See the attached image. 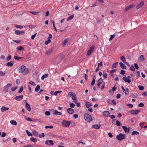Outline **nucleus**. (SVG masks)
Listing matches in <instances>:
<instances>
[{
	"instance_id": "nucleus-23",
	"label": "nucleus",
	"mask_w": 147,
	"mask_h": 147,
	"mask_svg": "<svg viewBox=\"0 0 147 147\" xmlns=\"http://www.w3.org/2000/svg\"><path fill=\"white\" fill-rule=\"evenodd\" d=\"M119 65L120 66V67L121 68L124 69H126V66L125 65V64H124L122 62H120L119 63Z\"/></svg>"
},
{
	"instance_id": "nucleus-28",
	"label": "nucleus",
	"mask_w": 147,
	"mask_h": 147,
	"mask_svg": "<svg viewBox=\"0 0 147 147\" xmlns=\"http://www.w3.org/2000/svg\"><path fill=\"white\" fill-rule=\"evenodd\" d=\"M10 123L11 124H12L13 125H16L17 124V122H16V121L15 120H11L10 121Z\"/></svg>"
},
{
	"instance_id": "nucleus-57",
	"label": "nucleus",
	"mask_w": 147,
	"mask_h": 147,
	"mask_svg": "<svg viewBox=\"0 0 147 147\" xmlns=\"http://www.w3.org/2000/svg\"><path fill=\"white\" fill-rule=\"evenodd\" d=\"M0 76H5V73L2 71H0Z\"/></svg>"
},
{
	"instance_id": "nucleus-41",
	"label": "nucleus",
	"mask_w": 147,
	"mask_h": 147,
	"mask_svg": "<svg viewBox=\"0 0 147 147\" xmlns=\"http://www.w3.org/2000/svg\"><path fill=\"white\" fill-rule=\"evenodd\" d=\"M103 76L104 79H106L107 77V74L106 73H105L104 72H103Z\"/></svg>"
},
{
	"instance_id": "nucleus-56",
	"label": "nucleus",
	"mask_w": 147,
	"mask_h": 147,
	"mask_svg": "<svg viewBox=\"0 0 147 147\" xmlns=\"http://www.w3.org/2000/svg\"><path fill=\"white\" fill-rule=\"evenodd\" d=\"M38 36H45V34H43L41 32V33H38V35H37Z\"/></svg>"
},
{
	"instance_id": "nucleus-53",
	"label": "nucleus",
	"mask_w": 147,
	"mask_h": 147,
	"mask_svg": "<svg viewBox=\"0 0 147 147\" xmlns=\"http://www.w3.org/2000/svg\"><path fill=\"white\" fill-rule=\"evenodd\" d=\"M45 115L47 116H49L50 115V113L49 111H47L45 113Z\"/></svg>"
},
{
	"instance_id": "nucleus-8",
	"label": "nucleus",
	"mask_w": 147,
	"mask_h": 147,
	"mask_svg": "<svg viewBox=\"0 0 147 147\" xmlns=\"http://www.w3.org/2000/svg\"><path fill=\"white\" fill-rule=\"evenodd\" d=\"M23 95L18 96L15 97L14 99L20 101L23 99Z\"/></svg>"
},
{
	"instance_id": "nucleus-48",
	"label": "nucleus",
	"mask_w": 147,
	"mask_h": 147,
	"mask_svg": "<svg viewBox=\"0 0 147 147\" xmlns=\"http://www.w3.org/2000/svg\"><path fill=\"white\" fill-rule=\"evenodd\" d=\"M34 146H32L31 145H28L27 146H24V147H38V146L36 145H34Z\"/></svg>"
},
{
	"instance_id": "nucleus-29",
	"label": "nucleus",
	"mask_w": 147,
	"mask_h": 147,
	"mask_svg": "<svg viewBox=\"0 0 147 147\" xmlns=\"http://www.w3.org/2000/svg\"><path fill=\"white\" fill-rule=\"evenodd\" d=\"M74 17V15L73 14L72 15L70 16L67 19V20L68 21L69 20H72Z\"/></svg>"
},
{
	"instance_id": "nucleus-26",
	"label": "nucleus",
	"mask_w": 147,
	"mask_h": 147,
	"mask_svg": "<svg viewBox=\"0 0 147 147\" xmlns=\"http://www.w3.org/2000/svg\"><path fill=\"white\" fill-rule=\"evenodd\" d=\"M100 125H94L92 126V127L96 129H99L100 127Z\"/></svg>"
},
{
	"instance_id": "nucleus-47",
	"label": "nucleus",
	"mask_w": 147,
	"mask_h": 147,
	"mask_svg": "<svg viewBox=\"0 0 147 147\" xmlns=\"http://www.w3.org/2000/svg\"><path fill=\"white\" fill-rule=\"evenodd\" d=\"M22 58L21 57H18L16 56H15L14 57V58L16 60H19L21 59Z\"/></svg>"
},
{
	"instance_id": "nucleus-39",
	"label": "nucleus",
	"mask_w": 147,
	"mask_h": 147,
	"mask_svg": "<svg viewBox=\"0 0 147 147\" xmlns=\"http://www.w3.org/2000/svg\"><path fill=\"white\" fill-rule=\"evenodd\" d=\"M13 65V64L11 62H8L7 64V66H12Z\"/></svg>"
},
{
	"instance_id": "nucleus-15",
	"label": "nucleus",
	"mask_w": 147,
	"mask_h": 147,
	"mask_svg": "<svg viewBox=\"0 0 147 147\" xmlns=\"http://www.w3.org/2000/svg\"><path fill=\"white\" fill-rule=\"evenodd\" d=\"M69 41V39L68 38H67L65 39L63 41V47H65L67 43Z\"/></svg>"
},
{
	"instance_id": "nucleus-21",
	"label": "nucleus",
	"mask_w": 147,
	"mask_h": 147,
	"mask_svg": "<svg viewBox=\"0 0 147 147\" xmlns=\"http://www.w3.org/2000/svg\"><path fill=\"white\" fill-rule=\"evenodd\" d=\"M53 114L55 115H62V113L61 112H58L57 110H55L54 111Z\"/></svg>"
},
{
	"instance_id": "nucleus-31",
	"label": "nucleus",
	"mask_w": 147,
	"mask_h": 147,
	"mask_svg": "<svg viewBox=\"0 0 147 147\" xmlns=\"http://www.w3.org/2000/svg\"><path fill=\"white\" fill-rule=\"evenodd\" d=\"M48 74H46L44 75H43L41 77L42 80H43L45 78L48 77Z\"/></svg>"
},
{
	"instance_id": "nucleus-27",
	"label": "nucleus",
	"mask_w": 147,
	"mask_h": 147,
	"mask_svg": "<svg viewBox=\"0 0 147 147\" xmlns=\"http://www.w3.org/2000/svg\"><path fill=\"white\" fill-rule=\"evenodd\" d=\"M102 82L103 80L101 78L98 81L97 86L99 87L100 85L102 83Z\"/></svg>"
},
{
	"instance_id": "nucleus-52",
	"label": "nucleus",
	"mask_w": 147,
	"mask_h": 147,
	"mask_svg": "<svg viewBox=\"0 0 147 147\" xmlns=\"http://www.w3.org/2000/svg\"><path fill=\"white\" fill-rule=\"evenodd\" d=\"M126 92H125V94L126 95H128L129 94V90L128 88H126Z\"/></svg>"
},
{
	"instance_id": "nucleus-49",
	"label": "nucleus",
	"mask_w": 147,
	"mask_h": 147,
	"mask_svg": "<svg viewBox=\"0 0 147 147\" xmlns=\"http://www.w3.org/2000/svg\"><path fill=\"white\" fill-rule=\"evenodd\" d=\"M130 69L133 71H134L135 70V68L133 65H132L130 67Z\"/></svg>"
},
{
	"instance_id": "nucleus-50",
	"label": "nucleus",
	"mask_w": 147,
	"mask_h": 147,
	"mask_svg": "<svg viewBox=\"0 0 147 147\" xmlns=\"http://www.w3.org/2000/svg\"><path fill=\"white\" fill-rule=\"evenodd\" d=\"M11 59V55H8V57L7 58V61H9Z\"/></svg>"
},
{
	"instance_id": "nucleus-9",
	"label": "nucleus",
	"mask_w": 147,
	"mask_h": 147,
	"mask_svg": "<svg viewBox=\"0 0 147 147\" xmlns=\"http://www.w3.org/2000/svg\"><path fill=\"white\" fill-rule=\"evenodd\" d=\"M15 33L18 35L19 34H23L25 33L24 31H20L19 30H16L15 32Z\"/></svg>"
},
{
	"instance_id": "nucleus-44",
	"label": "nucleus",
	"mask_w": 147,
	"mask_h": 147,
	"mask_svg": "<svg viewBox=\"0 0 147 147\" xmlns=\"http://www.w3.org/2000/svg\"><path fill=\"white\" fill-rule=\"evenodd\" d=\"M28 84L31 85L33 86H36V84H34V82L32 81L30 82H28Z\"/></svg>"
},
{
	"instance_id": "nucleus-16",
	"label": "nucleus",
	"mask_w": 147,
	"mask_h": 147,
	"mask_svg": "<svg viewBox=\"0 0 147 147\" xmlns=\"http://www.w3.org/2000/svg\"><path fill=\"white\" fill-rule=\"evenodd\" d=\"M53 51V48L50 49L48 51H47L45 53V54L47 55H49L51 54Z\"/></svg>"
},
{
	"instance_id": "nucleus-42",
	"label": "nucleus",
	"mask_w": 147,
	"mask_h": 147,
	"mask_svg": "<svg viewBox=\"0 0 147 147\" xmlns=\"http://www.w3.org/2000/svg\"><path fill=\"white\" fill-rule=\"evenodd\" d=\"M17 49L19 51H22L24 50V48L22 46H20L19 47L17 48Z\"/></svg>"
},
{
	"instance_id": "nucleus-51",
	"label": "nucleus",
	"mask_w": 147,
	"mask_h": 147,
	"mask_svg": "<svg viewBox=\"0 0 147 147\" xmlns=\"http://www.w3.org/2000/svg\"><path fill=\"white\" fill-rule=\"evenodd\" d=\"M17 88V87H13L11 88V90L12 91H14Z\"/></svg>"
},
{
	"instance_id": "nucleus-19",
	"label": "nucleus",
	"mask_w": 147,
	"mask_h": 147,
	"mask_svg": "<svg viewBox=\"0 0 147 147\" xmlns=\"http://www.w3.org/2000/svg\"><path fill=\"white\" fill-rule=\"evenodd\" d=\"M72 99L74 100V102L75 103H76L78 101L77 98L76 97L75 94H74L72 96Z\"/></svg>"
},
{
	"instance_id": "nucleus-43",
	"label": "nucleus",
	"mask_w": 147,
	"mask_h": 147,
	"mask_svg": "<svg viewBox=\"0 0 147 147\" xmlns=\"http://www.w3.org/2000/svg\"><path fill=\"white\" fill-rule=\"evenodd\" d=\"M117 63V62H116L113 63L112 65V68H115L116 67V65Z\"/></svg>"
},
{
	"instance_id": "nucleus-7",
	"label": "nucleus",
	"mask_w": 147,
	"mask_h": 147,
	"mask_svg": "<svg viewBox=\"0 0 147 147\" xmlns=\"http://www.w3.org/2000/svg\"><path fill=\"white\" fill-rule=\"evenodd\" d=\"M140 112V110H132L130 111L131 114L133 115H137Z\"/></svg>"
},
{
	"instance_id": "nucleus-60",
	"label": "nucleus",
	"mask_w": 147,
	"mask_h": 147,
	"mask_svg": "<svg viewBox=\"0 0 147 147\" xmlns=\"http://www.w3.org/2000/svg\"><path fill=\"white\" fill-rule=\"evenodd\" d=\"M28 27L29 28H34L35 26V25H30L28 26Z\"/></svg>"
},
{
	"instance_id": "nucleus-37",
	"label": "nucleus",
	"mask_w": 147,
	"mask_h": 147,
	"mask_svg": "<svg viewBox=\"0 0 147 147\" xmlns=\"http://www.w3.org/2000/svg\"><path fill=\"white\" fill-rule=\"evenodd\" d=\"M74 94H73V93L71 92H69L67 96L69 97H70L71 96H73Z\"/></svg>"
},
{
	"instance_id": "nucleus-62",
	"label": "nucleus",
	"mask_w": 147,
	"mask_h": 147,
	"mask_svg": "<svg viewBox=\"0 0 147 147\" xmlns=\"http://www.w3.org/2000/svg\"><path fill=\"white\" fill-rule=\"evenodd\" d=\"M23 90V87L22 86H21L20 87V90L18 91V93H21L22 92Z\"/></svg>"
},
{
	"instance_id": "nucleus-30",
	"label": "nucleus",
	"mask_w": 147,
	"mask_h": 147,
	"mask_svg": "<svg viewBox=\"0 0 147 147\" xmlns=\"http://www.w3.org/2000/svg\"><path fill=\"white\" fill-rule=\"evenodd\" d=\"M85 105L87 108H88L90 107L91 106V105L90 102H87L86 103Z\"/></svg>"
},
{
	"instance_id": "nucleus-33",
	"label": "nucleus",
	"mask_w": 147,
	"mask_h": 147,
	"mask_svg": "<svg viewBox=\"0 0 147 147\" xmlns=\"http://www.w3.org/2000/svg\"><path fill=\"white\" fill-rule=\"evenodd\" d=\"M30 140L31 141H32V142H37V140L36 139L34 138V137H32L30 138Z\"/></svg>"
},
{
	"instance_id": "nucleus-17",
	"label": "nucleus",
	"mask_w": 147,
	"mask_h": 147,
	"mask_svg": "<svg viewBox=\"0 0 147 147\" xmlns=\"http://www.w3.org/2000/svg\"><path fill=\"white\" fill-rule=\"evenodd\" d=\"M67 111L69 114H72L74 112V110L71 108H69L67 109Z\"/></svg>"
},
{
	"instance_id": "nucleus-64",
	"label": "nucleus",
	"mask_w": 147,
	"mask_h": 147,
	"mask_svg": "<svg viewBox=\"0 0 147 147\" xmlns=\"http://www.w3.org/2000/svg\"><path fill=\"white\" fill-rule=\"evenodd\" d=\"M134 66L135 68L136 69H138L139 68L138 65L136 63H135L134 64Z\"/></svg>"
},
{
	"instance_id": "nucleus-11",
	"label": "nucleus",
	"mask_w": 147,
	"mask_h": 147,
	"mask_svg": "<svg viewBox=\"0 0 147 147\" xmlns=\"http://www.w3.org/2000/svg\"><path fill=\"white\" fill-rule=\"evenodd\" d=\"M144 4V1H142L139 3L136 6V8L138 9L140 8Z\"/></svg>"
},
{
	"instance_id": "nucleus-59",
	"label": "nucleus",
	"mask_w": 147,
	"mask_h": 147,
	"mask_svg": "<svg viewBox=\"0 0 147 147\" xmlns=\"http://www.w3.org/2000/svg\"><path fill=\"white\" fill-rule=\"evenodd\" d=\"M144 106V104L142 103H141L138 105V106L139 107H142Z\"/></svg>"
},
{
	"instance_id": "nucleus-25",
	"label": "nucleus",
	"mask_w": 147,
	"mask_h": 147,
	"mask_svg": "<svg viewBox=\"0 0 147 147\" xmlns=\"http://www.w3.org/2000/svg\"><path fill=\"white\" fill-rule=\"evenodd\" d=\"M52 37H48V39L45 42V44L46 45H48L49 43H50L51 42V38Z\"/></svg>"
},
{
	"instance_id": "nucleus-34",
	"label": "nucleus",
	"mask_w": 147,
	"mask_h": 147,
	"mask_svg": "<svg viewBox=\"0 0 147 147\" xmlns=\"http://www.w3.org/2000/svg\"><path fill=\"white\" fill-rule=\"evenodd\" d=\"M40 86L39 85H37L35 88V91H36V92H38L40 90Z\"/></svg>"
},
{
	"instance_id": "nucleus-36",
	"label": "nucleus",
	"mask_w": 147,
	"mask_h": 147,
	"mask_svg": "<svg viewBox=\"0 0 147 147\" xmlns=\"http://www.w3.org/2000/svg\"><path fill=\"white\" fill-rule=\"evenodd\" d=\"M15 27L20 29L22 28H23V26L18 25H15Z\"/></svg>"
},
{
	"instance_id": "nucleus-20",
	"label": "nucleus",
	"mask_w": 147,
	"mask_h": 147,
	"mask_svg": "<svg viewBox=\"0 0 147 147\" xmlns=\"http://www.w3.org/2000/svg\"><path fill=\"white\" fill-rule=\"evenodd\" d=\"M26 107L29 111L31 110V108L30 105L27 102L26 103Z\"/></svg>"
},
{
	"instance_id": "nucleus-32",
	"label": "nucleus",
	"mask_w": 147,
	"mask_h": 147,
	"mask_svg": "<svg viewBox=\"0 0 147 147\" xmlns=\"http://www.w3.org/2000/svg\"><path fill=\"white\" fill-rule=\"evenodd\" d=\"M32 133L33 135L35 136H38V133L36 130H33L32 131Z\"/></svg>"
},
{
	"instance_id": "nucleus-38",
	"label": "nucleus",
	"mask_w": 147,
	"mask_h": 147,
	"mask_svg": "<svg viewBox=\"0 0 147 147\" xmlns=\"http://www.w3.org/2000/svg\"><path fill=\"white\" fill-rule=\"evenodd\" d=\"M121 60L123 62L125 63V59L123 56H122L120 57Z\"/></svg>"
},
{
	"instance_id": "nucleus-1",
	"label": "nucleus",
	"mask_w": 147,
	"mask_h": 147,
	"mask_svg": "<svg viewBox=\"0 0 147 147\" xmlns=\"http://www.w3.org/2000/svg\"><path fill=\"white\" fill-rule=\"evenodd\" d=\"M26 67L24 65L20 67L18 69V71L20 73H22L24 75L28 74L29 72V69L28 68H26Z\"/></svg>"
},
{
	"instance_id": "nucleus-55",
	"label": "nucleus",
	"mask_w": 147,
	"mask_h": 147,
	"mask_svg": "<svg viewBox=\"0 0 147 147\" xmlns=\"http://www.w3.org/2000/svg\"><path fill=\"white\" fill-rule=\"evenodd\" d=\"M30 13L34 15H37L38 14V12H36L35 11H31Z\"/></svg>"
},
{
	"instance_id": "nucleus-2",
	"label": "nucleus",
	"mask_w": 147,
	"mask_h": 147,
	"mask_svg": "<svg viewBox=\"0 0 147 147\" xmlns=\"http://www.w3.org/2000/svg\"><path fill=\"white\" fill-rule=\"evenodd\" d=\"M84 119L86 121L88 122L91 121L92 119V116L87 113L84 114Z\"/></svg>"
},
{
	"instance_id": "nucleus-63",
	"label": "nucleus",
	"mask_w": 147,
	"mask_h": 147,
	"mask_svg": "<svg viewBox=\"0 0 147 147\" xmlns=\"http://www.w3.org/2000/svg\"><path fill=\"white\" fill-rule=\"evenodd\" d=\"M125 73V70H121V71L120 74L122 75H123Z\"/></svg>"
},
{
	"instance_id": "nucleus-14",
	"label": "nucleus",
	"mask_w": 147,
	"mask_h": 147,
	"mask_svg": "<svg viewBox=\"0 0 147 147\" xmlns=\"http://www.w3.org/2000/svg\"><path fill=\"white\" fill-rule=\"evenodd\" d=\"M122 127L125 133H128L129 132V128H127V127L125 126H123Z\"/></svg>"
},
{
	"instance_id": "nucleus-18",
	"label": "nucleus",
	"mask_w": 147,
	"mask_h": 147,
	"mask_svg": "<svg viewBox=\"0 0 147 147\" xmlns=\"http://www.w3.org/2000/svg\"><path fill=\"white\" fill-rule=\"evenodd\" d=\"M123 80L125 82H127L128 83L131 82V80L130 79H128L126 77H124L123 78Z\"/></svg>"
},
{
	"instance_id": "nucleus-40",
	"label": "nucleus",
	"mask_w": 147,
	"mask_h": 147,
	"mask_svg": "<svg viewBox=\"0 0 147 147\" xmlns=\"http://www.w3.org/2000/svg\"><path fill=\"white\" fill-rule=\"evenodd\" d=\"M139 134V133L137 131H134L132 132L131 133V135H134L135 134Z\"/></svg>"
},
{
	"instance_id": "nucleus-45",
	"label": "nucleus",
	"mask_w": 147,
	"mask_h": 147,
	"mask_svg": "<svg viewBox=\"0 0 147 147\" xmlns=\"http://www.w3.org/2000/svg\"><path fill=\"white\" fill-rule=\"evenodd\" d=\"M139 89L141 90H143L144 89V87L143 86L139 85L138 86Z\"/></svg>"
},
{
	"instance_id": "nucleus-10",
	"label": "nucleus",
	"mask_w": 147,
	"mask_h": 147,
	"mask_svg": "<svg viewBox=\"0 0 147 147\" xmlns=\"http://www.w3.org/2000/svg\"><path fill=\"white\" fill-rule=\"evenodd\" d=\"M134 6V4H131L130 5L127 6L125 8V11H127L129 9L133 7Z\"/></svg>"
},
{
	"instance_id": "nucleus-13",
	"label": "nucleus",
	"mask_w": 147,
	"mask_h": 147,
	"mask_svg": "<svg viewBox=\"0 0 147 147\" xmlns=\"http://www.w3.org/2000/svg\"><path fill=\"white\" fill-rule=\"evenodd\" d=\"M102 115L106 117H109L110 116V113L108 111H104L102 113Z\"/></svg>"
},
{
	"instance_id": "nucleus-35",
	"label": "nucleus",
	"mask_w": 147,
	"mask_h": 147,
	"mask_svg": "<svg viewBox=\"0 0 147 147\" xmlns=\"http://www.w3.org/2000/svg\"><path fill=\"white\" fill-rule=\"evenodd\" d=\"M26 131L28 136H32V134L31 132H29L28 130H26Z\"/></svg>"
},
{
	"instance_id": "nucleus-61",
	"label": "nucleus",
	"mask_w": 147,
	"mask_h": 147,
	"mask_svg": "<svg viewBox=\"0 0 147 147\" xmlns=\"http://www.w3.org/2000/svg\"><path fill=\"white\" fill-rule=\"evenodd\" d=\"M45 128L46 129H48V128H50V129H52L53 128V127L52 126H46L45 127Z\"/></svg>"
},
{
	"instance_id": "nucleus-4",
	"label": "nucleus",
	"mask_w": 147,
	"mask_h": 147,
	"mask_svg": "<svg viewBox=\"0 0 147 147\" xmlns=\"http://www.w3.org/2000/svg\"><path fill=\"white\" fill-rule=\"evenodd\" d=\"M71 123V122L65 120H63L62 122V125L64 127H68Z\"/></svg>"
},
{
	"instance_id": "nucleus-3",
	"label": "nucleus",
	"mask_w": 147,
	"mask_h": 147,
	"mask_svg": "<svg viewBox=\"0 0 147 147\" xmlns=\"http://www.w3.org/2000/svg\"><path fill=\"white\" fill-rule=\"evenodd\" d=\"M12 86V84L9 83L5 86L3 88V91L5 93L8 92V89H10Z\"/></svg>"
},
{
	"instance_id": "nucleus-12",
	"label": "nucleus",
	"mask_w": 147,
	"mask_h": 147,
	"mask_svg": "<svg viewBox=\"0 0 147 147\" xmlns=\"http://www.w3.org/2000/svg\"><path fill=\"white\" fill-rule=\"evenodd\" d=\"M45 144L48 145H50V144L51 146H52L54 144L53 141L51 140H48L46 141L45 142Z\"/></svg>"
},
{
	"instance_id": "nucleus-22",
	"label": "nucleus",
	"mask_w": 147,
	"mask_h": 147,
	"mask_svg": "<svg viewBox=\"0 0 147 147\" xmlns=\"http://www.w3.org/2000/svg\"><path fill=\"white\" fill-rule=\"evenodd\" d=\"M9 109V108L5 107H2L1 108V112H4Z\"/></svg>"
},
{
	"instance_id": "nucleus-24",
	"label": "nucleus",
	"mask_w": 147,
	"mask_h": 147,
	"mask_svg": "<svg viewBox=\"0 0 147 147\" xmlns=\"http://www.w3.org/2000/svg\"><path fill=\"white\" fill-rule=\"evenodd\" d=\"M144 60L145 59H144V56L143 55L140 56L138 59V60L140 61H144Z\"/></svg>"
},
{
	"instance_id": "nucleus-46",
	"label": "nucleus",
	"mask_w": 147,
	"mask_h": 147,
	"mask_svg": "<svg viewBox=\"0 0 147 147\" xmlns=\"http://www.w3.org/2000/svg\"><path fill=\"white\" fill-rule=\"evenodd\" d=\"M116 124L118 126L121 125L120 122L119 121H116Z\"/></svg>"
},
{
	"instance_id": "nucleus-58",
	"label": "nucleus",
	"mask_w": 147,
	"mask_h": 147,
	"mask_svg": "<svg viewBox=\"0 0 147 147\" xmlns=\"http://www.w3.org/2000/svg\"><path fill=\"white\" fill-rule=\"evenodd\" d=\"M94 78L93 79L91 83V84L92 85H94L95 83V80L94 78H95V76H94Z\"/></svg>"
},
{
	"instance_id": "nucleus-54",
	"label": "nucleus",
	"mask_w": 147,
	"mask_h": 147,
	"mask_svg": "<svg viewBox=\"0 0 147 147\" xmlns=\"http://www.w3.org/2000/svg\"><path fill=\"white\" fill-rule=\"evenodd\" d=\"M69 106L71 108H73L74 107L75 105L73 103H72L70 104Z\"/></svg>"
},
{
	"instance_id": "nucleus-5",
	"label": "nucleus",
	"mask_w": 147,
	"mask_h": 147,
	"mask_svg": "<svg viewBox=\"0 0 147 147\" xmlns=\"http://www.w3.org/2000/svg\"><path fill=\"white\" fill-rule=\"evenodd\" d=\"M116 138L118 140L121 141L125 138V136L124 134L120 133L117 136Z\"/></svg>"
},
{
	"instance_id": "nucleus-6",
	"label": "nucleus",
	"mask_w": 147,
	"mask_h": 147,
	"mask_svg": "<svg viewBox=\"0 0 147 147\" xmlns=\"http://www.w3.org/2000/svg\"><path fill=\"white\" fill-rule=\"evenodd\" d=\"M94 45H92L90 48L87 53V55L89 56L91 54L94 50Z\"/></svg>"
}]
</instances>
